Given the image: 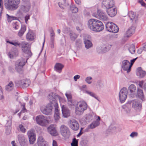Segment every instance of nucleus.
<instances>
[{
  "mask_svg": "<svg viewBox=\"0 0 146 146\" xmlns=\"http://www.w3.org/2000/svg\"><path fill=\"white\" fill-rule=\"evenodd\" d=\"M26 30V27L24 25L21 26V29L19 31L18 35L20 37H21Z\"/></svg>",
  "mask_w": 146,
  "mask_h": 146,
  "instance_id": "obj_36",
  "label": "nucleus"
},
{
  "mask_svg": "<svg viewBox=\"0 0 146 146\" xmlns=\"http://www.w3.org/2000/svg\"><path fill=\"white\" fill-rule=\"evenodd\" d=\"M15 83L17 86L25 88L29 86L30 82L29 80L25 79L16 81L15 82Z\"/></svg>",
  "mask_w": 146,
  "mask_h": 146,
  "instance_id": "obj_11",
  "label": "nucleus"
},
{
  "mask_svg": "<svg viewBox=\"0 0 146 146\" xmlns=\"http://www.w3.org/2000/svg\"><path fill=\"white\" fill-rule=\"evenodd\" d=\"M82 23H80L78 24V25L76 26V29L79 32H80L81 31L80 28L82 27Z\"/></svg>",
  "mask_w": 146,
  "mask_h": 146,
  "instance_id": "obj_54",
  "label": "nucleus"
},
{
  "mask_svg": "<svg viewBox=\"0 0 146 146\" xmlns=\"http://www.w3.org/2000/svg\"><path fill=\"white\" fill-rule=\"evenodd\" d=\"M92 78L91 76H88L85 79V81L88 84H90L92 83L91 80L92 79Z\"/></svg>",
  "mask_w": 146,
  "mask_h": 146,
  "instance_id": "obj_48",
  "label": "nucleus"
},
{
  "mask_svg": "<svg viewBox=\"0 0 146 146\" xmlns=\"http://www.w3.org/2000/svg\"><path fill=\"white\" fill-rule=\"evenodd\" d=\"M75 104V112L76 115L80 116L83 114L84 111L88 108L87 103L84 101H80L76 103L74 102Z\"/></svg>",
  "mask_w": 146,
  "mask_h": 146,
  "instance_id": "obj_3",
  "label": "nucleus"
},
{
  "mask_svg": "<svg viewBox=\"0 0 146 146\" xmlns=\"http://www.w3.org/2000/svg\"><path fill=\"white\" fill-rule=\"evenodd\" d=\"M128 50L131 54H134L135 51V45L133 44H131L128 48Z\"/></svg>",
  "mask_w": 146,
  "mask_h": 146,
  "instance_id": "obj_41",
  "label": "nucleus"
},
{
  "mask_svg": "<svg viewBox=\"0 0 146 146\" xmlns=\"http://www.w3.org/2000/svg\"><path fill=\"white\" fill-rule=\"evenodd\" d=\"M129 65L130 62L127 60H125L122 61L121 67L124 70L127 71V73H129L131 71V68L129 70Z\"/></svg>",
  "mask_w": 146,
  "mask_h": 146,
  "instance_id": "obj_16",
  "label": "nucleus"
},
{
  "mask_svg": "<svg viewBox=\"0 0 146 146\" xmlns=\"http://www.w3.org/2000/svg\"><path fill=\"white\" fill-rule=\"evenodd\" d=\"M30 16L29 15H27L25 17V21L26 23H27V21L29 19Z\"/></svg>",
  "mask_w": 146,
  "mask_h": 146,
  "instance_id": "obj_60",
  "label": "nucleus"
},
{
  "mask_svg": "<svg viewBox=\"0 0 146 146\" xmlns=\"http://www.w3.org/2000/svg\"><path fill=\"white\" fill-rule=\"evenodd\" d=\"M84 42L85 47L86 49H88L92 47V44L90 40L86 38L84 39Z\"/></svg>",
  "mask_w": 146,
  "mask_h": 146,
  "instance_id": "obj_30",
  "label": "nucleus"
},
{
  "mask_svg": "<svg viewBox=\"0 0 146 146\" xmlns=\"http://www.w3.org/2000/svg\"><path fill=\"white\" fill-rule=\"evenodd\" d=\"M115 5L113 0H104L102 2V7L104 8H113Z\"/></svg>",
  "mask_w": 146,
  "mask_h": 146,
  "instance_id": "obj_13",
  "label": "nucleus"
},
{
  "mask_svg": "<svg viewBox=\"0 0 146 146\" xmlns=\"http://www.w3.org/2000/svg\"><path fill=\"white\" fill-rule=\"evenodd\" d=\"M60 132L65 139H68L71 135L69 128L64 125H62L60 127Z\"/></svg>",
  "mask_w": 146,
  "mask_h": 146,
  "instance_id": "obj_6",
  "label": "nucleus"
},
{
  "mask_svg": "<svg viewBox=\"0 0 146 146\" xmlns=\"http://www.w3.org/2000/svg\"><path fill=\"white\" fill-rule=\"evenodd\" d=\"M23 5L21 6L20 10L24 12H28L31 8V4L30 0H22Z\"/></svg>",
  "mask_w": 146,
  "mask_h": 146,
  "instance_id": "obj_10",
  "label": "nucleus"
},
{
  "mask_svg": "<svg viewBox=\"0 0 146 146\" xmlns=\"http://www.w3.org/2000/svg\"><path fill=\"white\" fill-rule=\"evenodd\" d=\"M29 143L31 144H33L36 140V135L34 131L33 130L29 131L27 132Z\"/></svg>",
  "mask_w": 146,
  "mask_h": 146,
  "instance_id": "obj_14",
  "label": "nucleus"
},
{
  "mask_svg": "<svg viewBox=\"0 0 146 146\" xmlns=\"http://www.w3.org/2000/svg\"><path fill=\"white\" fill-rule=\"evenodd\" d=\"M7 42L16 46H19L20 44V43L17 40H13L12 41H8Z\"/></svg>",
  "mask_w": 146,
  "mask_h": 146,
  "instance_id": "obj_44",
  "label": "nucleus"
},
{
  "mask_svg": "<svg viewBox=\"0 0 146 146\" xmlns=\"http://www.w3.org/2000/svg\"><path fill=\"white\" fill-rule=\"evenodd\" d=\"M135 31V28L133 26L129 27L126 32V37L128 38L133 34Z\"/></svg>",
  "mask_w": 146,
  "mask_h": 146,
  "instance_id": "obj_27",
  "label": "nucleus"
},
{
  "mask_svg": "<svg viewBox=\"0 0 146 146\" xmlns=\"http://www.w3.org/2000/svg\"><path fill=\"white\" fill-rule=\"evenodd\" d=\"M112 24V27L111 28L112 31H111V32L114 33H117L119 31V28L117 27V25L113 23Z\"/></svg>",
  "mask_w": 146,
  "mask_h": 146,
  "instance_id": "obj_42",
  "label": "nucleus"
},
{
  "mask_svg": "<svg viewBox=\"0 0 146 146\" xmlns=\"http://www.w3.org/2000/svg\"><path fill=\"white\" fill-rule=\"evenodd\" d=\"M65 95L68 99V105L70 106H72L73 105V102L72 95L70 93H66Z\"/></svg>",
  "mask_w": 146,
  "mask_h": 146,
  "instance_id": "obj_32",
  "label": "nucleus"
},
{
  "mask_svg": "<svg viewBox=\"0 0 146 146\" xmlns=\"http://www.w3.org/2000/svg\"><path fill=\"white\" fill-rule=\"evenodd\" d=\"M37 143L38 146L45 145L47 144L46 142L44 141L43 137L42 136H40L38 137Z\"/></svg>",
  "mask_w": 146,
  "mask_h": 146,
  "instance_id": "obj_34",
  "label": "nucleus"
},
{
  "mask_svg": "<svg viewBox=\"0 0 146 146\" xmlns=\"http://www.w3.org/2000/svg\"><path fill=\"white\" fill-rule=\"evenodd\" d=\"M48 98L50 101V103L48 104L45 107V108L41 107L40 110L42 112L46 115H50L52 114L53 106H58L57 101L60 100V97L58 95H56L54 93L49 94L48 96Z\"/></svg>",
  "mask_w": 146,
  "mask_h": 146,
  "instance_id": "obj_1",
  "label": "nucleus"
},
{
  "mask_svg": "<svg viewBox=\"0 0 146 146\" xmlns=\"http://www.w3.org/2000/svg\"><path fill=\"white\" fill-rule=\"evenodd\" d=\"M13 27L15 29H17L19 28V23L18 22H16L13 23Z\"/></svg>",
  "mask_w": 146,
  "mask_h": 146,
  "instance_id": "obj_50",
  "label": "nucleus"
},
{
  "mask_svg": "<svg viewBox=\"0 0 146 146\" xmlns=\"http://www.w3.org/2000/svg\"><path fill=\"white\" fill-rule=\"evenodd\" d=\"M138 1L139 3L141 4L142 6L145 7L146 6V4L143 0H139Z\"/></svg>",
  "mask_w": 146,
  "mask_h": 146,
  "instance_id": "obj_56",
  "label": "nucleus"
},
{
  "mask_svg": "<svg viewBox=\"0 0 146 146\" xmlns=\"http://www.w3.org/2000/svg\"><path fill=\"white\" fill-rule=\"evenodd\" d=\"M87 143L88 141L87 140H82L80 142V144L82 146H86Z\"/></svg>",
  "mask_w": 146,
  "mask_h": 146,
  "instance_id": "obj_53",
  "label": "nucleus"
},
{
  "mask_svg": "<svg viewBox=\"0 0 146 146\" xmlns=\"http://www.w3.org/2000/svg\"><path fill=\"white\" fill-rule=\"evenodd\" d=\"M52 146H57V144L55 140H53Z\"/></svg>",
  "mask_w": 146,
  "mask_h": 146,
  "instance_id": "obj_64",
  "label": "nucleus"
},
{
  "mask_svg": "<svg viewBox=\"0 0 146 146\" xmlns=\"http://www.w3.org/2000/svg\"><path fill=\"white\" fill-rule=\"evenodd\" d=\"M14 87V84L12 81H10L9 84L6 86L5 89L7 91H9L12 90Z\"/></svg>",
  "mask_w": 146,
  "mask_h": 146,
  "instance_id": "obj_39",
  "label": "nucleus"
},
{
  "mask_svg": "<svg viewBox=\"0 0 146 146\" xmlns=\"http://www.w3.org/2000/svg\"><path fill=\"white\" fill-rule=\"evenodd\" d=\"M97 13L99 19L104 21L107 20L108 17L105 12L101 10H98Z\"/></svg>",
  "mask_w": 146,
  "mask_h": 146,
  "instance_id": "obj_20",
  "label": "nucleus"
},
{
  "mask_svg": "<svg viewBox=\"0 0 146 146\" xmlns=\"http://www.w3.org/2000/svg\"><path fill=\"white\" fill-rule=\"evenodd\" d=\"M143 83V81H140L139 82V85L140 87L142 88Z\"/></svg>",
  "mask_w": 146,
  "mask_h": 146,
  "instance_id": "obj_63",
  "label": "nucleus"
},
{
  "mask_svg": "<svg viewBox=\"0 0 146 146\" xmlns=\"http://www.w3.org/2000/svg\"><path fill=\"white\" fill-rule=\"evenodd\" d=\"M106 12L108 15L111 17H113L117 13V10L115 8H106Z\"/></svg>",
  "mask_w": 146,
  "mask_h": 146,
  "instance_id": "obj_18",
  "label": "nucleus"
},
{
  "mask_svg": "<svg viewBox=\"0 0 146 146\" xmlns=\"http://www.w3.org/2000/svg\"><path fill=\"white\" fill-rule=\"evenodd\" d=\"M128 93V90L126 87H123L120 90L119 93V98L120 102L122 103L126 100Z\"/></svg>",
  "mask_w": 146,
  "mask_h": 146,
  "instance_id": "obj_7",
  "label": "nucleus"
},
{
  "mask_svg": "<svg viewBox=\"0 0 146 146\" xmlns=\"http://www.w3.org/2000/svg\"><path fill=\"white\" fill-rule=\"evenodd\" d=\"M19 128L20 131L23 133H25L26 132V129L21 124H20L19 126Z\"/></svg>",
  "mask_w": 146,
  "mask_h": 146,
  "instance_id": "obj_47",
  "label": "nucleus"
},
{
  "mask_svg": "<svg viewBox=\"0 0 146 146\" xmlns=\"http://www.w3.org/2000/svg\"><path fill=\"white\" fill-rule=\"evenodd\" d=\"M82 42L80 39H78L77 40L76 42V44L77 47H80L81 46Z\"/></svg>",
  "mask_w": 146,
  "mask_h": 146,
  "instance_id": "obj_51",
  "label": "nucleus"
},
{
  "mask_svg": "<svg viewBox=\"0 0 146 146\" xmlns=\"http://www.w3.org/2000/svg\"><path fill=\"white\" fill-rule=\"evenodd\" d=\"M84 93L89 94L92 97H94L98 101L99 100L98 97H97L96 95L94 93L86 90L84 91Z\"/></svg>",
  "mask_w": 146,
  "mask_h": 146,
  "instance_id": "obj_43",
  "label": "nucleus"
},
{
  "mask_svg": "<svg viewBox=\"0 0 146 146\" xmlns=\"http://www.w3.org/2000/svg\"><path fill=\"white\" fill-rule=\"evenodd\" d=\"M35 35L33 32L31 30H29V32L26 35L27 39L28 41H32L35 38Z\"/></svg>",
  "mask_w": 146,
  "mask_h": 146,
  "instance_id": "obj_28",
  "label": "nucleus"
},
{
  "mask_svg": "<svg viewBox=\"0 0 146 146\" xmlns=\"http://www.w3.org/2000/svg\"><path fill=\"white\" fill-rule=\"evenodd\" d=\"M68 125L71 128L73 129V122L71 120H70L69 122Z\"/></svg>",
  "mask_w": 146,
  "mask_h": 146,
  "instance_id": "obj_57",
  "label": "nucleus"
},
{
  "mask_svg": "<svg viewBox=\"0 0 146 146\" xmlns=\"http://www.w3.org/2000/svg\"><path fill=\"white\" fill-rule=\"evenodd\" d=\"M75 136L74 137V144H78V139H76L75 137Z\"/></svg>",
  "mask_w": 146,
  "mask_h": 146,
  "instance_id": "obj_59",
  "label": "nucleus"
},
{
  "mask_svg": "<svg viewBox=\"0 0 146 146\" xmlns=\"http://www.w3.org/2000/svg\"><path fill=\"white\" fill-rule=\"evenodd\" d=\"M27 60L24 58H21L17 60L15 64V68L19 72L22 71L23 67L25 65Z\"/></svg>",
  "mask_w": 146,
  "mask_h": 146,
  "instance_id": "obj_9",
  "label": "nucleus"
},
{
  "mask_svg": "<svg viewBox=\"0 0 146 146\" xmlns=\"http://www.w3.org/2000/svg\"><path fill=\"white\" fill-rule=\"evenodd\" d=\"M80 76L79 75H76L74 77V79L75 81H76L78 79L80 78Z\"/></svg>",
  "mask_w": 146,
  "mask_h": 146,
  "instance_id": "obj_58",
  "label": "nucleus"
},
{
  "mask_svg": "<svg viewBox=\"0 0 146 146\" xmlns=\"http://www.w3.org/2000/svg\"><path fill=\"white\" fill-rule=\"evenodd\" d=\"M136 75L140 78L144 77L146 75V72L142 69L141 67H139L137 69Z\"/></svg>",
  "mask_w": 146,
  "mask_h": 146,
  "instance_id": "obj_22",
  "label": "nucleus"
},
{
  "mask_svg": "<svg viewBox=\"0 0 146 146\" xmlns=\"http://www.w3.org/2000/svg\"><path fill=\"white\" fill-rule=\"evenodd\" d=\"M137 98H139L142 101L145 100L144 96L143 90L139 88L137 89V93L135 95Z\"/></svg>",
  "mask_w": 146,
  "mask_h": 146,
  "instance_id": "obj_24",
  "label": "nucleus"
},
{
  "mask_svg": "<svg viewBox=\"0 0 146 146\" xmlns=\"http://www.w3.org/2000/svg\"><path fill=\"white\" fill-rule=\"evenodd\" d=\"M7 17V21L9 23H10L12 21L15 20L16 17L13 16H10L8 14H6Z\"/></svg>",
  "mask_w": 146,
  "mask_h": 146,
  "instance_id": "obj_46",
  "label": "nucleus"
},
{
  "mask_svg": "<svg viewBox=\"0 0 146 146\" xmlns=\"http://www.w3.org/2000/svg\"><path fill=\"white\" fill-rule=\"evenodd\" d=\"M79 128V124L76 120L74 119V130H77Z\"/></svg>",
  "mask_w": 146,
  "mask_h": 146,
  "instance_id": "obj_45",
  "label": "nucleus"
},
{
  "mask_svg": "<svg viewBox=\"0 0 146 146\" xmlns=\"http://www.w3.org/2000/svg\"><path fill=\"white\" fill-rule=\"evenodd\" d=\"M64 67V65L61 64L56 63L54 66V69L56 71L59 73H60L62 69Z\"/></svg>",
  "mask_w": 146,
  "mask_h": 146,
  "instance_id": "obj_31",
  "label": "nucleus"
},
{
  "mask_svg": "<svg viewBox=\"0 0 146 146\" xmlns=\"http://www.w3.org/2000/svg\"><path fill=\"white\" fill-rule=\"evenodd\" d=\"M143 50V48H142V47L140 48L138 50L137 53L139 54H141Z\"/></svg>",
  "mask_w": 146,
  "mask_h": 146,
  "instance_id": "obj_62",
  "label": "nucleus"
},
{
  "mask_svg": "<svg viewBox=\"0 0 146 146\" xmlns=\"http://www.w3.org/2000/svg\"><path fill=\"white\" fill-rule=\"evenodd\" d=\"M18 139L21 146H27V140L25 139L23 135H18Z\"/></svg>",
  "mask_w": 146,
  "mask_h": 146,
  "instance_id": "obj_17",
  "label": "nucleus"
},
{
  "mask_svg": "<svg viewBox=\"0 0 146 146\" xmlns=\"http://www.w3.org/2000/svg\"><path fill=\"white\" fill-rule=\"evenodd\" d=\"M114 23L112 22H108L105 24V27L106 30L109 32H111L112 31L111 28L112 27V24Z\"/></svg>",
  "mask_w": 146,
  "mask_h": 146,
  "instance_id": "obj_35",
  "label": "nucleus"
},
{
  "mask_svg": "<svg viewBox=\"0 0 146 146\" xmlns=\"http://www.w3.org/2000/svg\"><path fill=\"white\" fill-rule=\"evenodd\" d=\"M20 1V0H8L5 4V7L9 10H15L18 8Z\"/></svg>",
  "mask_w": 146,
  "mask_h": 146,
  "instance_id": "obj_4",
  "label": "nucleus"
},
{
  "mask_svg": "<svg viewBox=\"0 0 146 146\" xmlns=\"http://www.w3.org/2000/svg\"><path fill=\"white\" fill-rule=\"evenodd\" d=\"M111 47V46H106L104 48L100 47L97 48V51L99 53L102 54L108 51Z\"/></svg>",
  "mask_w": 146,
  "mask_h": 146,
  "instance_id": "obj_25",
  "label": "nucleus"
},
{
  "mask_svg": "<svg viewBox=\"0 0 146 146\" xmlns=\"http://www.w3.org/2000/svg\"><path fill=\"white\" fill-rule=\"evenodd\" d=\"M100 118L99 116H98V118L94 121L90 125L89 127L91 129H93L99 125L100 124L99 121L100 120Z\"/></svg>",
  "mask_w": 146,
  "mask_h": 146,
  "instance_id": "obj_29",
  "label": "nucleus"
},
{
  "mask_svg": "<svg viewBox=\"0 0 146 146\" xmlns=\"http://www.w3.org/2000/svg\"><path fill=\"white\" fill-rule=\"evenodd\" d=\"M93 115V113L87 115L86 117H84L80 120L81 123L83 125H86L89 123L92 119Z\"/></svg>",
  "mask_w": 146,
  "mask_h": 146,
  "instance_id": "obj_12",
  "label": "nucleus"
},
{
  "mask_svg": "<svg viewBox=\"0 0 146 146\" xmlns=\"http://www.w3.org/2000/svg\"><path fill=\"white\" fill-rule=\"evenodd\" d=\"M137 58V57H136L135 58H133L132 60H130V63L129 68V70H130V68H131L132 66L133 65L134 62H135V60Z\"/></svg>",
  "mask_w": 146,
  "mask_h": 146,
  "instance_id": "obj_52",
  "label": "nucleus"
},
{
  "mask_svg": "<svg viewBox=\"0 0 146 146\" xmlns=\"http://www.w3.org/2000/svg\"><path fill=\"white\" fill-rule=\"evenodd\" d=\"M59 7L61 9H65V7L68 6L69 3H66V0H62L60 2L58 3Z\"/></svg>",
  "mask_w": 146,
  "mask_h": 146,
  "instance_id": "obj_33",
  "label": "nucleus"
},
{
  "mask_svg": "<svg viewBox=\"0 0 146 146\" xmlns=\"http://www.w3.org/2000/svg\"><path fill=\"white\" fill-rule=\"evenodd\" d=\"M59 115V110L58 109L57 106H56L55 108V113L54 115V119L56 120H58L60 119Z\"/></svg>",
  "mask_w": 146,
  "mask_h": 146,
  "instance_id": "obj_38",
  "label": "nucleus"
},
{
  "mask_svg": "<svg viewBox=\"0 0 146 146\" xmlns=\"http://www.w3.org/2000/svg\"><path fill=\"white\" fill-rule=\"evenodd\" d=\"M78 11V9L77 7L74 5V13H76Z\"/></svg>",
  "mask_w": 146,
  "mask_h": 146,
  "instance_id": "obj_61",
  "label": "nucleus"
},
{
  "mask_svg": "<svg viewBox=\"0 0 146 146\" xmlns=\"http://www.w3.org/2000/svg\"><path fill=\"white\" fill-rule=\"evenodd\" d=\"M138 133L137 132H133L131 133L130 136L132 137H137L138 135Z\"/></svg>",
  "mask_w": 146,
  "mask_h": 146,
  "instance_id": "obj_55",
  "label": "nucleus"
},
{
  "mask_svg": "<svg viewBox=\"0 0 146 146\" xmlns=\"http://www.w3.org/2000/svg\"><path fill=\"white\" fill-rule=\"evenodd\" d=\"M21 49L23 52L24 56L26 57H30L32 55V53L30 50L29 44L26 42H23L21 44Z\"/></svg>",
  "mask_w": 146,
  "mask_h": 146,
  "instance_id": "obj_5",
  "label": "nucleus"
},
{
  "mask_svg": "<svg viewBox=\"0 0 146 146\" xmlns=\"http://www.w3.org/2000/svg\"><path fill=\"white\" fill-rule=\"evenodd\" d=\"M131 103V101H128L125 105L122 106V108L124 109V111H126L127 113H129L130 111Z\"/></svg>",
  "mask_w": 146,
  "mask_h": 146,
  "instance_id": "obj_26",
  "label": "nucleus"
},
{
  "mask_svg": "<svg viewBox=\"0 0 146 146\" xmlns=\"http://www.w3.org/2000/svg\"><path fill=\"white\" fill-rule=\"evenodd\" d=\"M37 123L42 126H46L49 123L48 121L42 115L37 116L36 118Z\"/></svg>",
  "mask_w": 146,
  "mask_h": 146,
  "instance_id": "obj_8",
  "label": "nucleus"
},
{
  "mask_svg": "<svg viewBox=\"0 0 146 146\" xmlns=\"http://www.w3.org/2000/svg\"><path fill=\"white\" fill-rule=\"evenodd\" d=\"M88 26L91 30L95 32L101 31L104 28V26L101 21L93 19L89 20L88 23Z\"/></svg>",
  "mask_w": 146,
  "mask_h": 146,
  "instance_id": "obj_2",
  "label": "nucleus"
},
{
  "mask_svg": "<svg viewBox=\"0 0 146 146\" xmlns=\"http://www.w3.org/2000/svg\"><path fill=\"white\" fill-rule=\"evenodd\" d=\"M62 111L63 116L64 117H67L70 116V112L69 110L64 105L62 107Z\"/></svg>",
  "mask_w": 146,
  "mask_h": 146,
  "instance_id": "obj_21",
  "label": "nucleus"
},
{
  "mask_svg": "<svg viewBox=\"0 0 146 146\" xmlns=\"http://www.w3.org/2000/svg\"><path fill=\"white\" fill-rule=\"evenodd\" d=\"M48 132L52 135L56 136L58 135L56 128L53 125H51L48 128Z\"/></svg>",
  "mask_w": 146,
  "mask_h": 146,
  "instance_id": "obj_19",
  "label": "nucleus"
},
{
  "mask_svg": "<svg viewBox=\"0 0 146 146\" xmlns=\"http://www.w3.org/2000/svg\"><path fill=\"white\" fill-rule=\"evenodd\" d=\"M132 102V106L136 111H140L142 108L141 104L137 100H132L131 101Z\"/></svg>",
  "mask_w": 146,
  "mask_h": 146,
  "instance_id": "obj_15",
  "label": "nucleus"
},
{
  "mask_svg": "<svg viewBox=\"0 0 146 146\" xmlns=\"http://www.w3.org/2000/svg\"><path fill=\"white\" fill-rule=\"evenodd\" d=\"M136 87L134 84H131L128 88V92L131 93H134L136 90Z\"/></svg>",
  "mask_w": 146,
  "mask_h": 146,
  "instance_id": "obj_37",
  "label": "nucleus"
},
{
  "mask_svg": "<svg viewBox=\"0 0 146 146\" xmlns=\"http://www.w3.org/2000/svg\"><path fill=\"white\" fill-rule=\"evenodd\" d=\"M116 129V127L115 126L113 125H111L109 126L108 130H110L112 132H113Z\"/></svg>",
  "mask_w": 146,
  "mask_h": 146,
  "instance_id": "obj_49",
  "label": "nucleus"
},
{
  "mask_svg": "<svg viewBox=\"0 0 146 146\" xmlns=\"http://www.w3.org/2000/svg\"><path fill=\"white\" fill-rule=\"evenodd\" d=\"M128 15L129 17L130 20L133 21L135 19L136 16V14L132 11H131L128 12Z\"/></svg>",
  "mask_w": 146,
  "mask_h": 146,
  "instance_id": "obj_40",
  "label": "nucleus"
},
{
  "mask_svg": "<svg viewBox=\"0 0 146 146\" xmlns=\"http://www.w3.org/2000/svg\"><path fill=\"white\" fill-rule=\"evenodd\" d=\"M18 55V52L16 48L12 49L9 53V56L11 58H13Z\"/></svg>",
  "mask_w": 146,
  "mask_h": 146,
  "instance_id": "obj_23",
  "label": "nucleus"
}]
</instances>
